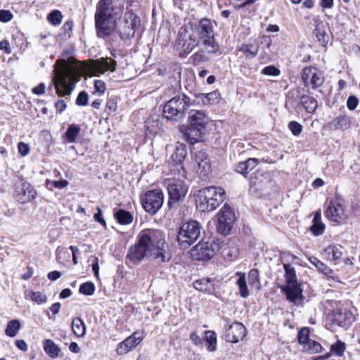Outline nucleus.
<instances>
[{
	"label": "nucleus",
	"mask_w": 360,
	"mask_h": 360,
	"mask_svg": "<svg viewBox=\"0 0 360 360\" xmlns=\"http://www.w3.org/2000/svg\"><path fill=\"white\" fill-rule=\"evenodd\" d=\"M200 46L209 53H216L219 49L214 37V22L208 18L188 22L178 33L176 46L181 50V57L187 56L195 47Z\"/></svg>",
	"instance_id": "nucleus-1"
},
{
	"label": "nucleus",
	"mask_w": 360,
	"mask_h": 360,
	"mask_svg": "<svg viewBox=\"0 0 360 360\" xmlns=\"http://www.w3.org/2000/svg\"><path fill=\"white\" fill-rule=\"evenodd\" d=\"M165 234L159 229H144L137 236V243L129 247L127 259L132 264L140 262L144 257L169 261L170 256L164 249Z\"/></svg>",
	"instance_id": "nucleus-2"
},
{
	"label": "nucleus",
	"mask_w": 360,
	"mask_h": 360,
	"mask_svg": "<svg viewBox=\"0 0 360 360\" xmlns=\"http://www.w3.org/2000/svg\"><path fill=\"white\" fill-rule=\"evenodd\" d=\"M70 54V51H63L61 53L63 58L58 59L53 67L55 75L49 88L53 86L59 96L71 94L79 80V68L75 58L69 56Z\"/></svg>",
	"instance_id": "nucleus-3"
},
{
	"label": "nucleus",
	"mask_w": 360,
	"mask_h": 360,
	"mask_svg": "<svg viewBox=\"0 0 360 360\" xmlns=\"http://www.w3.org/2000/svg\"><path fill=\"white\" fill-rule=\"evenodd\" d=\"M225 191L219 186H208L198 191L196 207L203 212L215 210L224 200Z\"/></svg>",
	"instance_id": "nucleus-4"
},
{
	"label": "nucleus",
	"mask_w": 360,
	"mask_h": 360,
	"mask_svg": "<svg viewBox=\"0 0 360 360\" xmlns=\"http://www.w3.org/2000/svg\"><path fill=\"white\" fill-rule=\"evenodd\" d=\"M190 105L191 99L185 94L174 96L165 104L163 117L168 120L179 121Z\"/></svg>",
	"instance_id": "nucleus-5"
},
{
	"label": "nucleus",
	"mask_w": 360,
	"mask_h": 360,
	"mask_svg": "<svg viewBox=\"0 0 360 360\" xmlns=\"http://www.w3.org/2000/svg\"><path fill=\"white\" fill-rule=\"evenodd\" d=\"M250 193L255 197H262L276 191L275 182L268 173L252 174L250 178Z\"/></svg>",
	"instance_id": "nucleus-6"
},
{
	"label": "nucleus",
	"mask_w": 360,
	"mask_h": 360,
	"mask_svg": "<svg viewBox=\"0 0 360 360\" xmlns=\"http://www.w3.org/2000/svg\"><path fill=\"white\" fill-rule=\"evenodd\" d=\"M202 226L194 220H190L181 224L179 227L177 240L180 245L187 248L194 243L200 236Z\"/></svg>",
	"instance_id": "nucleus-7"
},
{
	"label": "nucleus",
	"mask_w": 360,
	"mask_h": 360,
	"mask_svg": "<svg viewBox=\"0 0 360 360\" xmlns=\"http://www.w3.org/2000/svg\"><path fill=\"white\" fill-rule=\"evenodd\" d=\"M188 122L190 127L186 133L188 137L192 143L200 141L205 127V113L200 110H191L189 112Z\"/></svg>",
	"instance_id": "nucleus-8"
},
{
	"label": "nucleus",
	"mask_w": 360,
	"mask_h": 360,
	"mask_svg": "<svg viewBox=\"0 0 360 360\" xmlns=\"http://www.w3.org/2000/svg\"><path fill=\"white\" fill-rule=\"evenodd\" d=\"M325 215L327 219L337 224H345L349 217L345 200L338 197L331 199L327 205Z\"/></svg>",
	"instance_id": "nucleus-9"
},
{
	"label": "nucleus",
	"mask_w": 360,
	"mask_h": 360,
	"mask_svg": "<svg viewBox=\"0 0 360 360\" xmlns=\"http://www.w3.org/2000/svg\"><path fill=\"white\" fill-rule=\"evenodd\" d=\"M220 245L214 239L202 240L191 250V257L197 260L212 259L219 250Z\"/></svg>",
	"instance_id": "nucleus-10"
},
{
	"label": "nucleus",
	"mask_w": 360,
	"mask_h": 360,
	"mask_svg": "<svg viewBox=\"0 0 360 360\" xmlns=\"http://www.w3.org/2000/svg\"><path fill=\"white\" fill-rule=\"evenodd\" d=\"M141 202L146 212L155 214L163 205V192L160 189L148 191L142 198Z\"/></svg>",
	"instance_id": "nucleus-11"
},
{
	"label": "nucleus",
	"mask_w": 360,
	"mask_h": 360,
	"mask_svg": "<svg viewBox=\"0 0 360 360\" xmlns=\"http://www.w3.org/2000/svg\"><path fill=\"white\" fill-rule=\"evenodd\" d=\"M169 194L168 205L183 200L188 192V186L182 179H172L167 184Z\"/></svg>",
	"instance_id": "nucleus-12"
},
{
	"label": "nucleus",
	"mask_w": 360,
	"mask_h": 360,
	"mask_svg": "<svg viewBox=\"0 0 360 360\" xmlns=\"http://www.w3.org/2000/svg\"><path fill=\"white\" fill-rule=\"evenodd\" d=\"M217 216V230L221 235L227 236L229 234L232 224L234 221L235 214L231 207L225 204L221 208Z\"/></svg>",
	"instance_id": "nucleus-13"
},
{
	"label": "nucleus",
	"mask_w": 360,
	"mask_h": 360,
	"mask_svg": "<svg viewBox=\"0 0 360 360\" xmlns=\"http://www.w3.org/2000/svg\"><path fill=\"white\" fill-rule=\"evenodd\" d=\"M140 25L139 17L134 13L124 14L123 23L120 29V35L122 39H129L134 36L136 29Z\"/></svg>",
	"instance_id": "nucleus-14"
},
{
	"label": "nucleus",
	"mask_w": 360,
	"mask_h": 360,
	"mask_svg": "<svg viewBox=\"0 0 360 360\" xmlns=\"http://www.w3.org/2000/svg\"><path fill=\"white\" fill-rule=\"evenodd\" d=\"M146 336L144 330H137L133 333L130 336L119 343L117 347V353L120 355H124L138 346Z\"/></svg>",
	"instance_id": "nucleus-15"
},
{
	"label": "nucleus",
	"mask_w": 360,
	"mask_h": 360,
	"mask_svg": "<svg viewBox=\"0 0 360 360\" xmlns=\"http://www.w3.org/2000/svg\"><path fill=\"white\" fill-rule=\"evenodd\" d=\"M302 80L306 87L315 89L323 82L321 72L314 67H306L302 71Z\"/></svg>",
	"instance_id": "nucleus-16"
},
{
	"label": "nucleus",
	"mask_w": 360,
	"mask_h": 360,
	"mask_svg": "<svg viewBox=\"0 0 360 360\" xmlns=\"http://www.w3.org/2000/svg\"><path fill=\"white\" fill-rule=\"evenodd\" d=\"M36 191L28 182H20L15 186V198L22 204L29 202L34 200L36 197Z\"/></svg>",
	"instance_id": "nucleus-17"
},
{
	"label": "nucleus",
	"mask_w": 360,
	"mask_h": 360,
	"mask_svg": "<svg viewBox=\"0 0 360 360\" xmlns=\"http://www.w3.org/2000/svg\"><path fill=\"white\" fill-rule=\"evenodd\" d=\"M246 335V328L240 323L235 322L229 326L225 332V338L226 341L236 343L242 340Z\"/></svg>",
	"instance_id": "nucleus-18"
},
{
	"label": "nucleus",
	"mask_w": 360,
	"mask_h": 360,
	"mask_svg": "<svg viewBox=\"0 0 360 360\" xmlns=\"http://www.w3.org/2000/svg\"><path fill=\"white\" fill-rule=\"evenodd\" d=\"M117 62L110 58H101L94 61L91 66L94 75H102L106 71L114 72L116 69Z\"/></svg>",
	"instance_id": "nucleus-19"
},
{
	"label": "nucleus",
	"mask_w": 360,
	"mask_h": 360,
	"mask_svg": "<svg viewBox=\"0 0 360 360\" xmlns=\"http://www.w3.org/2000/svg\"><path fill=\"white\" fill-rule=\"evenodd\" d=\"M187 155V149L186 145L181 143H176L175 149L170 156V161L174 165L180 166L181 170L178 169L179 175L181 177H186V172L181 164Z\"/></svg>",
	"instance_id": "nucleus-20"
},
{
	"label": "nucleus",
	"mask_w": 360,
	"mask_h": 360,
	"mask_svg": "<svg viewBox=\"0 0 360 360\" xmlns=\"http://www.w3.org/2000/svg\"><path fill=\"white\" fill-rule=\"evenodd\" d=\"M331 316L333 322L342 328L349 327L354 321L352 313L347 309H335Z\"/></svg>",
	"instance_id": "nucleus-21"
},
{
	"label": "nucleus",
	"mask_w": 360,
	"mask_h": 360,
	"mask_svg": "<svg viewBox=\"0 0 360 360\" xmlns=\"http://www.w3.org/2000/svg\"><path fill=\"white\" fill-rule=\"evenodd\" d=\"M193 285L198 291L213 295L219 288L215 278H202L193 282Z\"/></svg>",
	"instance_id": "nucleus-22"
},
{
	"label": "nucleus",
	"mask_w": 360,
	"mask_h": 360,
	"mask_svg": "<svg viewBox=\"0 0 360 360\" xmlns=\"http://www.w3.org/2000/svg\"><path fill=\"white\" fill-rule=\"evenodd\" d=\"M285 292L286 298L290 302L295 304H299L302 300V290L300 288V283L285 285L282 288Z\"/></svg>",
	"instance_id": "nucleus-23"
},
{
	"label": "nucleus",
	"mask_w": 360,
	"mask_h": 360,
	"mask_svg": "<svg viewBox=\"0 0 360 360\" xmlns=\"http://www.w3.org/2000/svg\"><path fill=\"white\" fill-rule=\"evenodd\" d=\"M323 252L328 260L338 263L342 260L345 248L340 244H330L324 248Z\"/></svg>",
	"instance_id": "nucleus-24"
},
{
	"label": "nucleus",
	"mask_w": 360,
	"mask_h": 360,
	"mask_svg": "<svg viewBox=\"0 0 360 360\" xmlns=\"http://www.w3.org/2000/svg\"><path fill=\"white\" fill-rule=\"evenodd\" d=\"M95 21L98 37L109 35L114 29L112 18H95Z\"/></svg>",
	"instance_id": "nucleus-25"
},
{
	"label": "nucleus",
	"mask_w": 360,
	"mask_h": 360,
	"mask_svg": "<svg viewBox=\"0 0 360 360\" xmlns=\"http://www.w3.org/2000/svg\"><path fill=\"white\" fill-rule=\"evenodd\" d=\"M351 126L350 117L345 113L341 114L332 119L328 124L327 127L331 130H347Z\"/></svg>",
	"instance_id": "nucleus-26"
},
{
	"label": "nucleus",
	"mask_w": 360,
	"mask_h": 360,
	"mask_svg": "<svg viewBox=\"0 0 360 360\" xmlns=\"http://www.w3.org/2000/svg\"><path fill=\"white\" fill-rule=\"evenodd\" d=\"M112 0H100L97 4L95 18H112Z\"/></svg>",
	"instance_id": "nucleus-27"
},
{
	"label": "nucleus",
	"mask_w": 360,
	"mask_h": 360,
	"mask_svg": "<svg viewBox=\"0 0 360 360\" xmlns=\"http://www.w3.org/2000/svg\"><path fill=\"white\" fill-rule=\"evenodd\" d=\"M313 21L314 22V34L316 36L317 40L322 45L327 44L328 36L323 21L319 18V16L314 17Z\"/></svg>",
	"instance_id": "nucleus-28"
},
{
	"label": "nucleus",
	"mask_w": 360,
	"mask_h": 360,
	"mask_svg": "<svg viewBox=\"0 0 360 360\" xmlns=\"http://www.w3.org/2000/svg\"><path fill=\"white\" fill-rule=\"evenodd\" d=\"M312 223L310 227V231L312 233L316 236L322 235L324 233L326 226L321 221V212L320 210L314 212Z\"/></svg>",
	"instance_id": "nucleus-29"
},
{
	"label": "nucleus",
	"mask_w": 360,
	"mask_h": 360,
	"mask_svg": "<svg viewBox=\"0 0 360 360\" xmlns=\"http://www.w3.org/2000/svg\"><path fill=\"white\" fill-rule=\"evenodd\" d=\"M259 160L257 158H249L245 162H238L235 170L240 174H246L252 170L257 165Z\"/></svg>",
	"instance_id": "nucleus-30"
},
{
	"label": "nucleus",
	"mask_w": 360,
	"mask_h": 360,
	"mask_svg": "<svg viewBox=\"0 0 360 360\" xmlns=\"http://www.w3.org/2000/svg\"><path fill=\"white\" fill-rule=\"evenodd\" d=\"M195 160L198 164V172L203 175H206L210 171V164L205 154L199 153V154L195 155Z\"/></svg>",
	"instance_id": "nucleus-31"
},
{
	"label": "nucleus",
	"mask_w": 360,
	"mask_h": 360,
	"mask_svg": "<svg viewBox=\"0 0 360 360\" xmlns=\"http://www.w3.org/2000/svg\"><path fill=\"white\" fill-rule=\"evenodd\" d=\"M44 352L51 358H56L59 356L60 349L52 340L47 339L43 342Z\"/></svg>",
	"instance_id": "nucleus-32"
},
{
	"label": "nucleus",
	"mask_w": 360,
	"mask_h": 360,
	"mask_svg": "<svg viewBox=\"0 0 360 360\" xmlns=\"http://www.w3.org/2000/svg\"><path fill=\"white\" fill-rule=\"evenodd\" d=\"M72 333L78 338H82L86 333V326L84 321L78 317L74 318L72 321Z\"/></svg>",
	"instance_id": "nucleus-33"
},
{
	"label": "nucleus",
	"mask_w": 360,
	"mask_h": 360,
	"mask_svg": "<svg viewBox=\"0 0 360 360\" xmlns=\"http://www.w3.org/2000/svg\"><path fill=\"white\" fill-rule=\"evenodd\" d=\"M239 51L243 52L247 58H255L259 51V46L256 44H243L240 48Z\"/></svg>",
	"instance_id": "nucleus-34"
},
{
	"label": "nucleus",
	"mask_w": 360,
	"mask_h": 360,
	"mask_svg": "<svg viewBox=\"0 0 360 360\" xmlns=\"http://www.w3.org/2000/svg\"><path fill=\"white\" fill-rule=\"evenodd\" d=\"M236 274L239 276L236 284L239 289L240 295L243 298H246L249 296V290L246 283L245 274L241 272H238Z\"/></svg>",
	"instance_id": "nucleus-35"
},
{
	"label": "nucleus",
	"mask_w": 360,
	"mask_h": 360,
	"mask_svg": "<svg viewBox=\"0 0 360 360\" xmlns=\"http://www.w3.org/2000/svg\"><path fill=\"white\" fill-rule=\"evenodd\" d=\"M115 218L120 224H129L133 221V215L124 210H119L114 214Z\"/></svg>",
	"instance_id": "nucleus-36"
},
{
	"label": "nucleus",
	"mask_w": 360,
	"mask_h": 360,
	"mask_svg": "<svg viewBox=\"0 0 360 360\" xmlns=\"http://www.w3.org/2000/svg\"><path fill=\"white\" fill-rule=\"evenodd\" d=\"M300 103L305 110L309 113L314 112L318 105L317 101L314 98L307 95H304L301 97Z\"/></svg>",
	"instance_id": "nucleus-37"
},
{
	"label": "nucleus",
	"mask_w": 360,
	"mask_h": 360,
	"mask_svg": "<svg viewBox=\"0 0 360 360\" xmlns=\"http://www.w3.org/2000/svg\"><path fill=\"white\" fill-rule=\"evenodd\" d=\"M285 270V285L298 283L295 268L290 264L283 265Z\"/></svg>",
	"instance_id": "nucleus-38"
},
{
	"label": "nucleus",
	"mask_w": 360,
	"mask_h": 360,
	"mask_svg": "<svg viewBox=\"0 0 360 360\" xmlns=\"http://www.w3.org/2000/svg\"><path fill=\"white\" fill-rule=\"evenodd\" d=\"M205 340L207 342V349L210 352H214L217 349V334L213 330L205 331Z\"/></svg>",
	"instance_id": "nucleus-39"
},
{
	"label": "nucleus",
	"mask_w": 360,
	"mask_h": 360,
	"mask_svg": "<svg viewBox=\"0 0 360 360\" xmlns=\"http://www.w3.org/2000/svg\"><path fill=\"white\" fill-rule=\"evenodd\" d=\"M346 350V345L345 342L338 340L336 342L331 345L330 352L328 354H334L338 356H342Z\"/></svg>",
	"instance_id": "nucleus-40"
},
{
	"label": "nucleus",
	"mask_w": 360,
	"mask_h": 360,
	"mask_svg": "<svg viewBox=\"0 0 360 360\" xmlns=\"http://www.w3.org/2000/svg\"><path fill=\"white\" fill-rule=\"evenodd\" d=\"M80 131V128L76 124H70L65 135L69 143H75Z\"/></svg>",
	"instance_id": "nucleus-41"
},
{
	"label": "nucleus",
	"mask_w": 360,
	"mask_h": 360,
	"mask_svg": "<svg viewBox=\"0 0 360 360\" xmlns=\"http://www.w3.org/2000/svg\"><path fill=\"white\" fill-rule=\"evenodd\" d=\"M219 97V92L214 91L209 94H202L199 95L201 101L204 105H210L216 103Z\"/></svg>",
	"instance_id": "nucleus-42"
},
{
	"label": "nucleus",
	"mask_w": 360,
	"mask_h": 360,
	"mask_svg": "<svg viewBox=\"0 0 360 360\" xmlns=\"http://www.w3.org/2000/svg\"><path fill=\"white\" fill-rule=\"evenodd\" d=\"M25 297L30 298L32 301L38 304H41L46 302V297L41 292H34L32 290H27L25 292Z\"/></svg>",
	"instance_id": "nucleus-43"
},
{
	"label": "nucleus",
	"mask_w": 360,
	"mask_h": 360,
	"mask_svg": "<svg viewBox=\"0 0 360 360\" xmlns=\"http://www.w3.org/2000/svg\"><path fill=\"white\" fill-rule=\"evenodd\" d=\"M20 328V323L19 321L14 319L8 323L6 328L5 330V333L6 335L9 337H15L18 333V331Z\"/></svg>",
	"instance_id": "nucleus-44"
},
{
	"label": "nucleus",
	"mask_w": 360,
	"mask_h": 360,
	"mask_svg": "<svg viewBox=\"0 0 360 360\" xmlns=\"http://www.w3.org/2000/svg\"><path fill=\"white\" fill-rule=\"evenodd\" d=\"M310 263L316 266V268L321 272L326 275H328L333 272V271L325 265L321 261L315 257H311L309 259Z\"/></svg>",
	"instance_id": "nucleus-45"
},
{
	"label": "nucleus",
	"mask_w": 360,
	"mask_h": 360,
	"mask_svg": "<svg viewBox=\"0 0 360 360\" xmlns=\"http://www.w3.org/2000/svg\"><path fill=\"white\" fill-rule=\"evenodd\" d=\"M48 21L53 25H58L63 20V15L58 10L52 11L47 16Z\"/></svg>",
	"instance_id": "nucleus-46"
},
{
	"label": "nucleus",
	"mask_w": 360,
	"mask_h": 360,
	"mask_svg": "<svg viewBox=\"0 0 360 360\" xmlns=\"http://www.w3.org/2000/svg\"><path fill=\"white\" fill-rule=\"evenodd\" d=\"M79 292L85 295H92L95 292V285L92 282H85L80 285Z\"/></svg>",
	"instance_id": "nucleus-47"
},
{
	"label": "nucleus",
	"mask_w": 360,
	"mask_h": 360,
	"mask_svg": "<svg viewBox=\"0 0 360 360\" xmlns=\"http://www.w3.org/2000/svg\"><path fill=\"white\" fill-rule=\"evenodd\" d=\"M297 339L300 344L307 345L309 342V328H303L297 335Z\"/></svg>",
	"instance_id": "nucleus-48"
},
{
	"label": "nucleus",
	"mask_w": 360,
	"mask_h": 360,
	"mask_svg": "<svg viewBox=\"0 0 360 360\" xmlns=\"http://www.w3.org/2000/svg\"><path fill=\"white\" fill-rule=\"evenodd\" d=\"M288 129L294 136H299L302 131V126L296 121H291L288 123Z\"/></svg>",
	"instance_id": "nucleus-49"
},
{
	"label": "nucleus",
	"mask_w": 360,
	"mask_h": 360,
	"mask_svg": "<svg viewBox=\"0 0 360 360\" xmlns=\"http://www.w3.org/2000/svg\"><path fill=\"white\" fill-rule=\"evenodd\" d=\"M307 349L311 353H319L322 351L321 345L315 341V340H309V342L307 344Z\"/></svg>",
	"instance_id": "nucleus-50"
},
{
	"label": "nucleus",
	"mask_w": 360,
	"mask_h": 360,
	"mask_svg": "<svg viewBox=\"0 0 360 360\" xmlns=\"http://www.w3.org/2000/svg\"><path fill=\"white\" fill-rule=\"evenodd\" d=\"M118 97L116 96H110L106 103V108L111 112H115L117 110Z\"/></svg>",
	"instance_id": "nucleus-51"
},
{
	"label": "nucleus",
	"mask_w": 360,
	"mask_h": 360,
	"mask_svg": "<svg viewBox=\"0 0 360 360\" xmlns=\"http://www.w3.org/2000/svg\"><path fill=\"white\" fill-rule=\"evenodd\" d=\"M262 73L268 76H278L280 75L281 72L274 65H269L262 69Z\"/></svg>",
	"instance_id": "nucleus-52"
},
{
	"label": "nucleus",
	"mask_w": 360,
	"mask_h": 360,
	"mask_svg": "<svg viewBox=\"0 0 360 360\" xmlns=\"http://www.w3.org/2000/svg\"><path fill=\"white\" fill-rule=\"evenodd\" d=\"M249 283L250 285L259 284V273L256 269H251L248 274Z\"/></svg>",
	"instance_id": "nucleus-53"
},
{
	"label": "nucleus",
	"mask_w": 360,
	"mask_h": 360,
	"mask_svg": "<svg viewBox=\"0 0 360 360\" xmlns=\"http://www.w3.org/2000/svg\"><path fill=\"white\" fill-rule=\"evenodd\" d=\"M68 185V182L67 180L63 179L59 181H47L46 186H53L56 188H65Z\"/></svg>",
	"instance_id": "nucleus-54"
},
{
	"label": "nucleus",
	"mask_w": 360,
	"mask_h": 360,
	"mask_svg": "<svg viewBox=\"0 0 360 360\" xmlns=\"http://www.w3.org/2000/svg\"><path fill=\"white\" fill-rule=\"evenodd\" d=\"M76 104L81 106L88 104V94L85 91H82L79 94L76 99Z\"/></svg>",
	"instance_id": "nucleus-55"
},
{
	"label": "nucleus",
	"mask_w": 360,
	"mask_h": 360,
	"mask_svg": "<svg viewBox=\"0 0 360 360\" xmlns=\"http://www.w3.org/2000/svg\"><path fill=\"white\" fill-rule=\"evenodd\" d=\"M13 15L8 10H0V21L3 22H8L11 21Z\"/></svg>",
	"instance_id": "nucleus-56"
},
{
	"label": "nucleus",
	"mask_w": 360,
	"mask_h": 360,
	"mask_svg": "<svg viewBox=\"0 0 360 360\" xmlns=\"http://www.w3.org/2000/svg\"><path fill=\"white\" fill-rule=\"evenodd\" d=\"M105 84L101 80H95L94 82V92L103 94L105 91Z\"/></svg>",
	"instance_id": "nucleus-57"
},
{
	"label": "nucleus",
	"mask_w": 360,
	"mask_h": 360,
	"mask_svg": "<svg viewBox=\"0 0 360 360\" xmlns=\"http://www.w3.org/2000/svg\"><path fill=\"white\" fill-rule=\"evenodd\" d=\"M359 103V101L357 98L354 96H349L347 101V106L349 110H354Z\"/></svg>",
	"instance_id": "nucleus-58"
},
{
	"label": "nucleus",
	"mask_w": 360,
	"mask_h": 360,
	"mask_svg": "<svg viewBox=\"0 0 360 360\" xmlns=\"http://www.w3.org/2000/svg\"><path fill=\"white\" fill-rule=\"evenodd\" d=\"M97 212L94 214V219L97 222L100 223L103 226H106V222L103 217H102V210L99 207H96Z\"/></svg>",
	"instance_id": "nucleus-59"
},
{
	"label": "nucleus",
	"mask_w": 360,
	"mask_h": 360,
	"mask_svg": "<svg viewBox=\"0 0 360 360\" xmlns=\"http://www.w3.org/2000/svg\"><path fill=\"white\" fill-rule=\"evenodd\" d=\"M18 151L19 153L22 155V156H26L29 152H30V147L27 144L23 143V142H20L18 145Z\"/></svg>",
	"instance_id": "nucleus-60"
},
{
	"label": "nucleus",
	"mask_w": 360,
	"mask_h": 360,
	"mask_svg": "<svg viewBox=\"0 0 360 360\" xmlns=\"http://www.w3.org/2000/svg\"><path fill=\"white\" fill-rule=\"evenodd\" d=\"M45 89H46V85L44 83L41 82L39 84H38L37 86L34 87L32 89V91L33 94H34L36 95H41V94H44Z\"/></svg>",
	"instance_id": "nucleus-61"
},
{
	"label": "nucleus",
	"mask_w": 360,
	"mask_h": 360,
	"mask_svg": "<svg viewBox=\"0 0 360 360\" xmlns=\"http://www.w3.org/2000/svg\"><path fill=\"white\" fill-rule=\"evenodd\" d=\"M0 50L4 51L7 54L11 53V48L8 40H2L0 41Z\"/></svg>",
	"instance_id": "nucleus-62"
},
{
	"label": "nucleus",
	"mask_w": 360,
	"mask_h": 360,
	"mask_svg": "<svg viewBox=\"0 0 360 360\" xmlns=\"http://www.w3.org/2000/svg\"><path fill=\"white\" fill-rule=\"evenodd\" d=\"M55 107L58 112L62 113L67 108V105L63 100H58L55 103Z\"/></svg>",
	"instance_id": "nucleus-63"
},
{
	"label": "nucleus",
	"mask_w": 360,
	"mask_h": 360,
	"mask_svg": "<svg viewBox=\"0 0 360 360\" xmlns=\"http://www.w3.org/2000/svg\"><path fill=\"white\" fill-rule=\"evenodd\" d=\"M190 339L195 345L198 346L202 343V340L196 332H192L191 333Z\"/></svg>",
	"instance_id": "nucleus-64"
}]
</instances>
